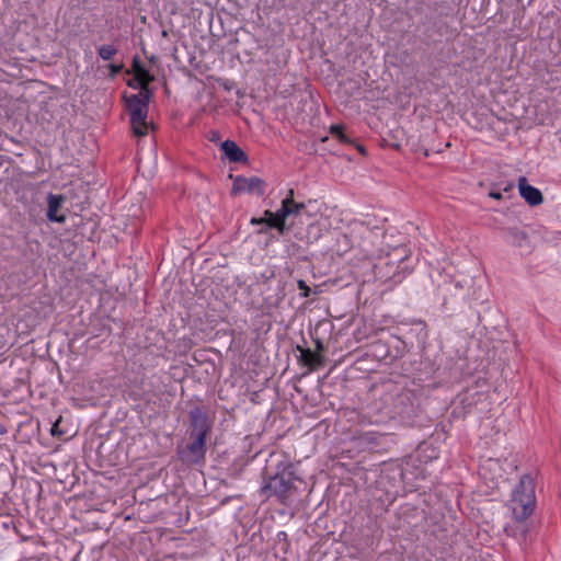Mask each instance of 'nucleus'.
Returning a JSON list of instances; mask_svg holds the SVG:
<instances>
[{
	"label": "nucleus",
	"mask_w": 561,
	"mask_h": 561,
	"mask_svg": "<svg viewBox=\"0 0 561 561\" xmlns=\"http://www.w3.org/2000/svg\"><path fill=\"white\" fill-rule=\"evenodd\" d=\"M310 216L306 209L305 203H298L294 198V190H289L287 196L282 201L280 208L275 213L266 209L264 211V220L266 228H262L260 232H266L267 228H274L279 234H286L295 229L296 224H302V217Z\"/></svg>",
	"instance_id": "1"
},
{
	"label": "nucleus",
	"mask_w": 561,
	"mask_h": 561,
	"mask_svg": "<svg viewBox=\"0 0 561 561\" xmlns=\"http://www.w3.org/2000/svg\"><path fill=\"white\" fill-rule=\"evenodd\" d=\"M298 480L290 466L277 468L275 472H271L268 468L263 472V485L260 494L266 499L276 496L282 503L291 497L297 488L295 482Z\"/></svg>",
	"instance_id": "2"
},
{
	"label": "nucleus",
	"mask_w": 561,
	"mask_h": 561,
	"mask_svg": "<svg viewBox=\"0 0 561 561\" xmlns=\"http://www.w3.org/2000/svg\"><path fill=\"white\" fill-rule=\"evenodd\" d=\"M535 486L529 476H523L513 491L511 510L514 519L523 522L528 518L535 507Z\"/></svg>",
	"instance_id": "3"
},
{
	"label": "nucleus",
	"mask_w": 561,
	"mask_h": 561,
	"mask_svg": "<svg viewBox=\"0 0 561 561\" xmlns=\"http://www.w3.org/2000/svg\"><path fill=\"white\" fill-rule=\"evenodd\" d=\"M149 100L150 91H140L126 99L131 129L137 137L147 135L150 128V124L147 122Z\"/></svg>",
	"instance_id": "4"
},
{
	"label": "nucleus",
	"mask_w": 561,
	"mask_h": 561,
	"mask_svg": "<svg viewBox=\"0 0 561 561\" xmlns=\"http://www.w3.org/2000/svg\"><path fill=\"white\" fill-rule=\"evenodd\" d=\"M265 186L266 184L261 178L237 176L233 180L231 193L233 195H237L245 192L250 194H256L257 196H262L265 192Z\"/></svg>",
	"instance_id": "5"
},
{
	"label": "nucleus",
	"mask_w": 561,
	"mask_h": 561,
	"mask_svg": "<svg viewBox=\"0 0 561 561\" xmlns=\"http://www.w3.org/2000/svg\"><path fill=\"white\" fill-rule=\"evenodd\" d=\"M192 443H190L184 449L180 450L182 461L185 463H197L204 459L206 448V438L191 436Z\"/></svg>",
	"instance_id": "6"
},
{
	"label": "nucleus",
	"mask_w": 561,
	"mask_h": 561,
	"mask_svg": "<svg viewBox=\"0 0 561 561\" xmlns=\"http://www.w3.org/2000/svg\"><path fill=\"white\" fill-rule=\"evenodd\" d=\"M191 433L190 436L204 437L210 432L211 424L208 416L201 408H194L190 411Z\"/></svg>",
	"instance_id": "7"
},
{
	"label": "nucleus",
	"mask_w": 561,
	"mask_h": 561,
	"mask_svg": "<svg viewBox=\"0 0 561 561\" xmlns=\"http://www.w3.org/2000/svg\"><path fill=\"white\" fill-rule=\"evenodd\" d=\"M518 190L520 196L531 206L540 205L543 201L541 192L529 185L525 176L518 179Z\"/></svg>",
	"instance_id": "8"
},
{
	"label": "nucleus",
	"mask_w": 561,
	"mask_h": 561,
	"mask_svg": "<svg viewBox=\"0 0 561 561\" xmlns=\"http://www.w3.org/2000/svg\"><path fill=\"white\" fill-rule=\"evenodd\" d=\"M65 202L64 195H56V194H48L47 196V203H48V209H47V218L48 220L53 222H65L66 216L58 215L59 209L61 208L62 204Z\"/></svg>",
	"instance_id": "9"
},
{
	"label": "nucleus",
	"mask_w": 561,
	"mask_h": 561,
	"mask_svg": "<svg viewBox=\"0 0 561 561\" xmlns=\"http://www.w3.org/2000/svg\"><path fill=\"white\" fill-rule=\"evenodd\" d=\"M506 238L510 243L519 248L524 252L530 251V242L527 233L518 228H508L506 230Z\"/></svg>",
	"instance_id": "10"
},
{
	"label": "nucleus",
	"mask_w": 561,
	"mask_h": 561,
	"mask_svg": "<svg viewBox=\"0 0 561 561\" xmlns=\"http://www.w3.org/2000/svg\"><path fill=\"white\" fill-rule=\"evenodd\" d=\"M462 289L460 282L453 279H444L443 284H438V294L442 297L443 304L446 305L448 300L458 297L459 291Z\"/></svg>",
	"instance_id": "11"
},
{
	"label": "nucleus",
	"mask_w": 561,
	"mask_h": 561,
	"mask_svg": "<svg viewBox=\"0 0 561 561\" xmlns=\"http://www.w3.org/2000/svg\"><path fill=\"white\" fill-rule=\"evenodd\" d=\"M297 351H299V353H300L299 360L305 366H308L311 370H313L324 364V357L318 353L312 352L310 348H305V347L298 345Z\"/></svg>",
	"instance_id": "12"
},
{
	"label": "nucleus",
	"mask_w": 561,
	"mask_h": 561,
	"mask_svg": "<svg viewBox=\"0 0 561 561\" xmlns=\"http://www.w3.org/2000/svg\"><path fill=\"white\" fill-rule=\"evenodd\" d=\"M297 225L298 224H296L295 226ZM290 231L294 233V237L296 239L305 241L307 243H312L321 237V228L317 222H310L306 231L297 229V227H295V229Z\"/></svg>",
	"instance_id": "13"
},
{
	"label": "nucleus",
	"mask_w": 561,
	"mask_h": 561,
	"mask_svg": "<svg viewBox=\"0 0 561 561\" xmlns=\"http://www.w3.org/2000/svg\"><path fill=\"white\" fill-rule=\"evenodd\" d=\"M221 150L231 162L247 161L245 152L232 140H225L221 144Z\"/></svg>",
	"instance_id": "14"
},
{
	"label": "nucleus",
	"mask_w": 561,
	"mask_h": 561,
	"mask_svg": "<svg viewBox=\"0 0 561 561\" xmlns=\"http://www.w3.org/2000/svg\"><path fill=\"white\" fill-rule=\"evenodd\" d=\"M133 69L135 73L136 80L139 82L141 91H149L148 84L153 80V77L149 73L147 69L137 60L134 59Z\"/></svg>",
	"instance_id": "15"
},
{
	"label": "nucleus",
	"mask_w": 561,
	"mask_h": 561,
	"mask_svg": "<svg viewBox=\"0 0 561 561\" xmlns=\"http://www.w3.org/2000/svg\"><path fill=\"white\" fill-rule=\"evenodd\" d=\"M330 134L342 144H352V139L344 133V128L341 125H332L330 127Z\"/></svg>",
	"instance_id": "16"
},
{
	"label": "nucleus",
	"mask_w": 561,
	"mask_h": 561,
	"mask_svg": "<svg viewBox=\"0 0 561 561\" xmlns=\"http://www.w3.org/2000/svg\"><path fill=\"white\" fill-rule=\"evenodd\" d=\"M98 53L103 60H111L117 53V49L113 45H102L99 47Z\"/></svg>",
	"instance_id": "17"
},
{
	"label": "nucleus",
	"mask_w": 561,
	"mask_h": 561,
	"mask_svg": "<svg viewBox=\"0 0 561 561\" xmlns=\"http://www.w3.org/2000/svg\"><path fill=\"white\" fill-rule=\"evenodd\" d=\"M298 288L304 291L302 293L304 297H308L310 295V288L308 287V285L306 284L305 280H302V279L298 280Z\"/></svg>",
	"instance_id": "18"
},
{
	"label": "nucleus",
	"mask_w": 561,
	"mask_h": 561,
	"mask_svg": "<svg viewBox=\"0 0 561 561\" xmlns=\"http://www.w3.org/2000/svg\"><path fill=\"white\" fill-rule=\"evenodd\" d=\"M123 67H124L123 65H114V64L110 65V70H111L112 76L119 73L122 71Z\"/></svg>",
	"instance_id": "19"
},
{
	"label": "nucleus",
	"mask_w": 561,
	"mask_h": 561,
	"mask_svg": "<svg viewBox=\"0 0 561 561\" xmlns=\"http://www.w3.org/2000/svg\"><path fill=\"white\" fill-rule=\"evenodd\" d=\"M394 409H396V412L401 415L410 414V411H411L410 407H396Z\"/></svg>",
	"instance_id": "20"
},
{
	"label": "nucleus",
	"mask_w": 561,
	"mask_h": 561,
	"mask_svg": "<svg viewBox=\"0 0 561 561\" xmlns=\"http://www.w3.org/2000/svg\"><path fill=\"white\" fill-rule=\"evenodd\" d=\"M60 421H61V417H59V419L56 421V423L53 425V427H51V435H54V436H55V435H57V434H58V435H60V434H61V432H59V430H58V425H59V422H60Z\"/></svg>",
	"instance_id": "21"
},
{
	"label": "nucleus",
	"mask_w": 561,
	"mask_h": 561,
	"mask_svg": "<svg viewBox=\"0 0 561 561\" xmlns=\"http://www.w3.org/2000/svg\"><path fill=\"white\" fill-rule=\"evenodd\" d=\"M250 222H251V225H265L266 226V221L262 217L261 218L253 217Z\"/></svg>",
	"instance_id": "22"
},
{
	"label": "nucleus",
	"mask_w": 561,
	"mask_h": 561,
	"mask_svg": "<svg viewBox=\"0 0 561 561\" xmlns=\"http://www.w3.org/2000/svg\"><path fill=\"white\" fill-rule=\"evenodd\" d=\"M489 196L492 197V198H496V199L502 198V194L500 192H496V191H491L489 193Z\"/></svg>",
	"instance_id": "23"
},
{
	"label": "nucleus",
	"mask_w": 561,
	"mask_h": 561,
	"mask_svg": "<svg viewBox=\"0 0 561 561\" xmlns=\"http://www.w3.org/2000/svg\"><path fill=\"white\" fill-rule=\"evenodd\" d=\"M219 139V133L218 131H210V141H217Z\"/></svg>",
	"instance_id": "24"
},
{
	"label": "nucleus",
	"mask_w": 561,
	"mask_h": 561,
	"mask_svg": "<svg viewBox=\"0 0 561 561\" xmlns=\"http://www.w3.org/2000/svg\"><path fill=\"white\" fill-rule=\"evenodd\" d=\"M316 348L318 352L323 351V344L319 339L316 340Z\"/></svg>",
	"instance_id": "25"
},
{
	"label": "nucleus",
	"mask_w": 561,
	"mask_h": 561,
	"mask_svg": "<svg viewBox=\"0 0 561 561\" xmlns=\"http://www.w3.org/2000/svg\"><path fill=\"white\" fill-rule=\"evenodd\" d=\"M513 187H514V185H513V184H507V185L503 188V191H504V192H511V191L513 190Z\"/></svg>",
	"instance_id": "26"
},
{
	"label": "nucleus",
	"mask_w": 561,
	"mask_h": 561,
	"mask_svg": "<svg viewBox=\"0 0 561 561\" xmlns=\"http://www.w3.org/2000/svg\"><path fill=\"white\" fill-rule=\"evenodd\" d=\"M526 535H527V528L526 527H523L520 529V536L525 539L526 538Z\"/></svg>",
	"instance_id": "27"
},
{
	"label": "nucleus",
	"mask_w": 561,
	"mask_h": 561,
	"mask_svg": "<svg viewBox=\"0 0 561 561\" xmlns=\"http://www.w3.org/2000/svg\"><path fill=\"white\" fill-rule=\"evenodd\" d=\"M486 465H488L489 467H491V466L493 465V461H492L491 459H489V460L486 461V463L482 466V470H484V469H485Z\"/></svg>",
	"instance_id": "28"
},
{
	"label": "nucleus",
	"mask_w": 561,
	"mask_h": 561,
	"mask_svg": "<svg viewBox=\"0 0 561 561\" xmlns=\"http://www.w3.org/2000/svg\"><path fill=\"white\" fill-rule=\"evenodd\" d=\"M359 152L365 153V148L360 145H356Z\"/></svg>",
	"instance_id": "29"
},
{
	"label": "nucleus",
	"mask_w": 561,
	"mask_h": 561,
	"mask_svg": "<svg viewBox=\"0 0 561 561\" xmlns=\"http://www.w3.org/2000/svg\"><path fill=\"white\" fill-rule=\"evenodd\" d=\"M5 430L0 425V435L4 434Z\"/></svg>",
	"instance_id": "30"
},
{
	"label": "nucleus",
	"mask_w": 561,
	"mask_h": 561,
	"mask_svg": "<svg viewBox=\"0 0 561 561\" xmlns=\"http://www.w3.org/2000/svg\"><path fill=\"white\" fill-rule=\"evenodd\" d=\"M328 139H329L328 137H323L321 140L327 141Z\"/></svg>",
	"instance_id": "31"
}]
</instances>
